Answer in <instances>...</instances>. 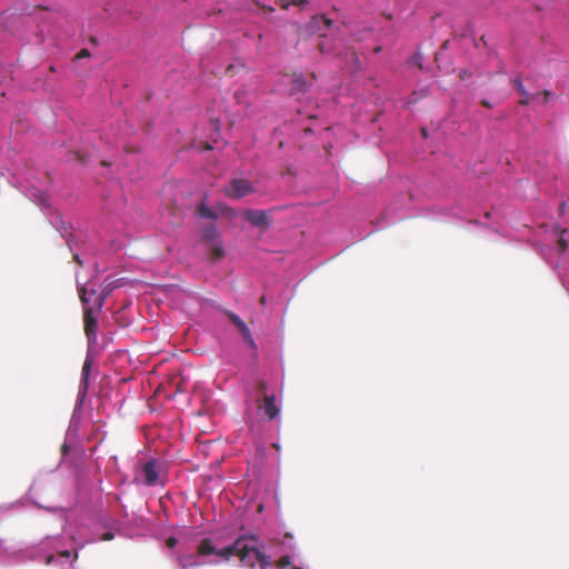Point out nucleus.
I'll return each mask as SVG.
<instances>
[{"label":"nucleus","mask_w":569,"mask_h":569,"mask_svg":"<svg viewBox=\"0 0 569 569\" xmlns=\"http://www.w3.org/2000/svg\"><path fill=\"white\" fill-rule=\"evenodd\" d=\"M346 60H350V63L353 66L355 69L360 67V60L353 51L346 52Z\"/></svg>","instance_id":"nucleus-20"},{"label":"nucleus","mask_w":569,"mask_h":569,"mask_svg":"<svg viewBox=\"0 0 569 569\" xmlns=\"http://www.w3.org/2000/svg\"><path fill=\"white\" fill-rule=\"evenodd\" d=\"M36 546H31L26 548L24 550H21L20 555L17 556V551L12 549L11 547L6 546V542L0 540V561L2 562H11L12 560L28 558L30 560H33V558L30 557V549ZM34 561H38L34 559Z\"/></svg>","instance_id":"nucleus-8"},{"label":"nucleus","mask_w":569,"mask_h":569,"mask_svg":"<svg viewBox=\"0 0 569 569\" xmlns=\"http://www.w3.org/2000/svg\"><path fill=\"white\" fill-rule=\"evenodd\" d=\"M239 333L241 335L243 341L252 349L257 348V345L254 342V339L252 337L251 330L248 327V325H243L240 329H238Z\"/></svg>","instance_id":"nucleus-16"},{"label":"nucleus","mask_w":569,"mask_h":569,"mask_svg":"<svg viewBox=\"0 0 569 569\" xmlns=\"http://www.w3.org/2000/svg\"><path fill=\"white\" fill-rule=\"evenodd\" d=\"M203 238L208 241L212 251L217 256L223 254L221 239H220L219 232L216 227L211 226V227L206 228L203 231Z\"/></svg>","instance_id":"nucleus-9"},{"label":"nucleus","mask_w":569,"mask_h":569,"mask_svg":"<svg viewBox=\"0 0 569 569\" xmlns=\"http://www.w3.org/2000/svg\"><path fill=\"white\" fill-rule=\"evenodd\" d=\"M82 57H89L88 50H82L81 53L78 56L79 59Z\"/></svg>","instance_id":"nucleus-28"},{"label":"nucleus","mask_w":569,"mask_h":569,"mask_svg":"<svg viewBox=\"0 0 569 569\" xmlns=\"http://www.w3.org/2000/svg\"><path fill=\"white\" fill-rule=\"evenodd\" d=\"M212 306L217 310H219L220 312L226 315L237 329H240L241 327H243V325H246V322L237 313H234L233 311L224 309L223 307H221L220 305H217V303H214Z\"/></svg>","instance_id":"nucleus-14"},{"label":"nucleus","mask_w":569,"mask_h":569,"mask_svg":"<svg viewBox=\"0 0 569 569\" xmlns=\"http://www.w3.org/2000/svg\"><path fill=\"white\" fill-rule=\"evenodd\" d=\"M133 478L130 481L136 486L147 488H164L167 483L166 463L158 458H150L144 462H137L133 467Z\"/></svg>","instance_id":"nucleus-4"},{"label":"nucleus","mask_w":569,"mask_h":569,"mask_svg":"<svg viewBox=\"0 0 569 569\" xmlns=\"http://www.w3.org/2000/svg\"><path fill=\"white\" fill-rule=\"evenodd\" d=\"M261 303H266V298L264 297L261 298Z\"/></svg>","instance_id":"nucleus-32"},{"label":"nucleus","mask_w":569,"mask_h":569,"mask_svg":"<svg viewBox=\"0 0 569 569\" xmlns=\"http://www.w3.org/2000/svg\"><path fill=\"white\" fill-rule=\"evenodd\" d=\"M198 212H199L200 217L206 218V219H216L217 218L214 210L206 204H201L198 209Z\"/></svg>","instance_id":"nucleus-18"},{"label":"nucleus","mask_w":569,"mask_h":569,"mask_svg":"<svg viewBox=\"0 0 569 569\" xmlns=\"http://www.w3.org/2000/svg\"><path fill=\"white\" fill-rule=\"evenodd\" d=\"M67 244H68V247H69L70 251H72V252H73V251H74V237H73V234H71V233H70V234L68 236V238H67Z\"/></svg>","instance_id":"nucleus-23"},{"label":"nucleus","mask_w":569,"mask_h":569,"mask_svg":"<svg viewBox=\"0 0 569 569\" xmlns=\"http://www.w3.org/2000/svg\"><path fill=\"white\" fill-rule=\"evenodd\" d=\"M91 363H92L91 356H89V353H87V357H86V360H84V363L82 367L81 380H80V385H79L77 401H76L74 409L71 415L69 427L67 430V437H70L72 433H76L78 430V427L80 425L82 406H83V401L86 399V396L88 392V387H89V375L91 371Z\"/></svg>","instance_id":"nucleus-5"},{"label":"nucleus","mask_w":569,"mask_h":569,"mask_svg":"<svg viewBox=\"0 0 569 569\" xmlns=\"http://www.w3.org/2000/svg\"><path fill=\"white\" fill-rule=\"evenodd\" d=\"M308 3L309 0H281V7L283 9H288L290 6H296L301 9H305Z\"/></svg>","instance_id":"nucleus-17"},{"label":"nucleus","mask_w":569,"mask_h":569,"mask_svg":"<svg viewBox=\"0 0 569 569\" xmlns=\"http://www.w3.org/2000/svg\"><path fill=\"white\" fill-rule=\"evenodd\" d=\"M27 496L37 508L58 513L63 520L62 532L46 536L30 549V557L56 569H77L79 550L93 539L87 537L86 528H78L70 521L72 509L78 505L73 482L63 483L54 471L40 472Z\"/></svg>","instance_id":"nucleus-2"},{"label":"nucleus","mask_w":569,"mask_h":569,"mask_svg":"<svg viewBox=\"0 0 569 569\" xmlns=\"http://www.w3.org/2000/svg\"><path fill=\"white\" fill-rule=\"evenodd\" d=\"M21 503H22L21 501H16V502L8 503V505H1L0 506V515L9 511L11 509L18 508Z\"/></svg>","instance_id":"nucleus-22"},{"label":"nucleus","mask_w":569,"mask_h":569,"mask_svg":"<svg viewBox=\"0 0 569 569\" xmlns=\"http://www.w3.org/2000/svg\"><path fill=\"white\" fill-rule=\"evenodd\" d=\"M311 87L312 83H308L303 74H295L291 79L290 94L308 93Z\"/></svg>","instance_id":"nucleus-11"},{"label":"nucleus","mask_w":569,"mask_h":569,"mask_svg":"<svg viewBox=\"0 0 569 569\" xmlns=\"http://www.w3.org/2000/svg\"><path fill=\"white\" fill-rule=\"evenodd\" d=\"M264 415L270 419H274L280 413V408L277 406L276 397L273 395H267L263 402Z\"/></svg>","instance_id":"nucleus-13"},{"label":"nucleus","mask_w":569,"mask_h":569,"mask_svg":"<svg viewBox=\"0 0 569 569\" xmlns=\"http://www.w3.org/2000/svg\"><path fill=\"white\" fill-rule=\"evenodd\" d=\"M113 537H114V536H113V533H111V532H107V533H104V535L102 536V538H101V539H102V540H111V539H113Z\"/></svg>","instance_id":"nucleus-27"},{"label":"nucleus","mask_w":569,"mask_h":569,"mask_svg":"<svg viewBox=\"0 0 569 569\" xmlns=\"http://www.w3.org/2000/svg\"><path fill=\"white\" fill-rule=\"evenodd\" d=\"M50 223L57 231L61 233L62 237H64L68 232L69 226L60 214L53 216L50 220Z\"/></svg>","instance_id":"nucleus-15"},{"label":"nucleus","mask_w":569,"mask_h":569,"mask_svg":"<svg viewBox=\"0 0 569 569\" xmlns=\"http://www.w3.org/2000/svg\"><path fill=\"white\" fill-rule=\"evenodd\" d=\"M319 48L321 50L322 53H327V54H336V56H341L342 53L338 50V47L335 46L332 48H330L325 41H321L319 44Z\"/></svg>","instance_id":"nucleus-19"},{"label":"nucleus","mask_w":569,"mask_h":569,"mask_svg":"<svg viewBox=\"0 0 569 569\" xmlns=\"http://www.w3.org/2000/svg\"><path fill=\"white\" fill-rule=\"evenodd\" d=\"M442 216H446V217H457L459 219H462V217L458 216L456 212H453V209L451 210V212H443L441 213Z\"/></svg>","instance_id":"nucleus-26"},{"label":"nucleus","mask_w":569,"mask_h":569,"mask_svg":"<svg viewBox=\"0 0 569 569\" xmlns=\"http://www.w3.org/2000/svg\"><path fill=\"white\" fill-rule=\"evenodd\" d=\"M515 86L521 94H526L525 87L520 80H515Z\"/></svg>","instance_id":"nucleus-24"},{"label":"nucleus","mask_w":569,"mask_h":569,"mask_svg":"<svg viewBox=\"0 0 569 569\" xmlns=\"http://www.w3.org/2000/svg\"><path fill=\"white\" fill-rule=\"evenodd\" d=\"M492 218V213L491 212H487L483 217L485 220H470L469 223H472V224H481V226H485V227H489V228H493L492 224H489L487 221H490Z\"/></svg>","instance_id":"nucleus-21"},{"label":"nucleus","mask_w":569,"mask_h":569,"mask_svg":"<svg viewBox=\"0 0 569 569\" xmlns=\"http://www.w3.org/2000/svg\"><path fill=\"white\" fill-rule=\"evenodd\" d=\"M332 21L325 16H317L310 23V29L313 32H319L321 37H327L326 31L330 29Z\"/></svg>","instance_id":"nucleus-12"},{"label":"nucleus","mask_w":569,"mask_h":569,"mask_svg":"<svg viewBox=\"0 0 569 569\" xmlns=\"http://www.w3.org/2000/svg\"><path fill=\"white\" fill-rule=\"evenodd\" d=\"M21 188L22 192L34 203H37L42 210L50 207L47 188L42 182L39 181V179H28L27 184Z\"/></svg>","instance_id":"nucleus-6"},{"label":"nucleus","mask_w":569,"mask_h":569,"mask_svg":"<svg viewBox=\"0 0 569 569\" xmlns=\"http://www.w3.org/2000/svg\"><path fill=\"white\" fill-rule=\"evenodd\" d=\"M246 219L254 227H267L269 217L266 211L249 209L244 212Z\"/></svg>","instance_id":"nucleus-10"},{"label":"nucleus","mask_w":569,"mask_h":569,"mask_svg":"<svg viewBox=\"0 0 569 569\" xmlns=\"http://www.w3.org/2000/svg\"><path fill=\"white\" fill-rule=\"evenodd\" d=\"M565 208H566V202H565V201H562V202L560 203V209H561V211H562V212H563Z\"/></svg>","instance_id":"nucleus-30"},{"label":"nucleus","mask_w":569,"mask_h":569,"mask_svg":"<svg viewBox=\"0 0 569 569\" xmlns=\"http://www.w3.org/2000/svg\"><path fill=\"white\" fill-rule=\"evenodd\" d=\"M67 451H68V445H67V442H64L63 446H62L63 455H67Z\"/></svg>","instance_id":"nucleus-29"},{"label":"nucleus","mask_w":569,"mask_h":569,"mask_svg":"<svg viewBox=\"0 0 569 569\" xmlns=\"http://www.w3.org/2000/svg\"><path fill=\"white\" fill-rule=\"evenodd\" d=\"M100 270L94 262V273L81 281L80 273H77V288L83 306L84 329L88 338V352L91 356L92 347L97 343L98 315L102 308L104 299L113 290V283H107L99 292L96 289L94 277Z\"/></svg>","instance_id":"nucleus-3"},{"label":"nucleus","mask_w":569,"mask_h":569,"mask_svg":"<svg viewBox=\"0 0 569 569\" xmlns=\"http://www.w3.org/2000/svg\"><path fill=\"white\" fill-rule=\"evenodd\" d=\"M74 260L82 267L84 264V261L81 259L80 254L78 252H74L73 254Z\"/></svg>","instance_id":"nucleus-25"},{"label":"nucleus","mask_w":569,"mask_h":569,"mask_svg":"<svg viewBox=\"0 0 569 569\" xmlns=\"http://www.w3.org/2000/svg\"><path fill=\"white\" fill-rule=\"evenodd\" d=\"M164 547L169 555L176 556L181 569L219 565L232 558L249 569H309L296 550L293 536L289 533L280 540L269 541L256 535H241L233 542L224 545L216 537L191 543L181 531L168 537Z\"/></svg>","instance_id":"nucleus-1"},{"label":"nucleus","mask_w":569,"mask_h":569,"mask_svg":"<svg viewBox=\"0 0 569 569\" xmlns=\"http://www.w3.org/2000/svg\"><path fill=\"white\" fill-rule=\"evenodd\" d=\"M422 134H423L425 138H428L427 129L426 128L422 129Z\"/></svg>","instance_id":"nucleus-31"},{"label":"nucleus","mask_w":569,"mask_h":569,"mask_svg":"<svg viewBox=\"0 0 569 569\" xmlns=\"http://www.w3.org/2000/svg\"><path fill=\"white\" fill-rule=\"evenodd\" d=\"M254 190L252 183L247 179H232L228 184L223 187L224 193L233 199L243 198Z\"/></svg>","instance_id":"nucleus-7"}]
</instances>
